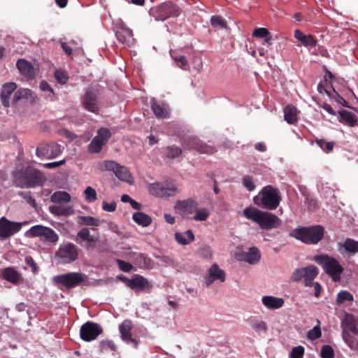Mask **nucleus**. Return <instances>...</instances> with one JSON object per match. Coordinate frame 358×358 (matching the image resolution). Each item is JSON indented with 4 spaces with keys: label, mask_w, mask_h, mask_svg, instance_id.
I'll return each instance as SVG.
<instances>
[{
    "label": "nucleus",
    "mask_w": 358,
    "mask_h": 358,
    "mask_svg": "<svg viewBox=\"0 0 358 358\" xmlns=\"http://www.w3.org/2000/svg\"><path fill=\"white\" fill-rule=\"evenodd\" d=\"M343 338L350 348L354 349L358 346L357 339L351 335L348 331H343Z\"/></svg>",
    "instance_id": "43"
},
{
    "label": "nucleus",
    "mask_w": 358,
    "mask_h": 358,
    "mask_svg": "<svg viewBox=\"0 0 358 358\" xmlns=\"http://www.w3.org/2000/svg\"><path fill=\"white\" fill-rule=\"evenodd\" d=\"M324 228L321 225L303 227L292 231L291 236L306 244H317L324 237Z\"/></svg>",
    "instance_id": "5"
},
{
    "label": "nucleus",
    "mask_w": 358,
    "mask_h": 358,
    "mask_svg": "<svg viewBox=\"0 0 358 358\" xmlns=\"http://www.w3.org/2000/svg\"><path fill=\"white\" fill-rule=\"evenodd\" d=\"M119 268L124 272H129L131 271L133 266L128 262L122 259H117L116 261Z\"/></svg>",
    "instance_id": "60"
},
{
    "label": "nucleus",
    "mask_w": 358,
    "mask_h": 358,
    "mask_svg": "<svg viewBox=\"0 0 358 358\" xmlns=\"http://www.w3.org/2000/svg\"><path fill=\"white\" fill-rule=\"evenodd\" d=\"M284 117L288 124H293L297 121V109L293 105H287L284 109Z\"/></svg>",
    "instance_id": "34"
},
{
    "label": "nucleus",
    "mask_w": 358,
    "mask_h": 358,
    "mask_svg": "<svg viewBox=\"0 0 358 358\" xmlns=\"http://www.w3.org/2000/svg\"><path fill=\"white\" fill-rule=\"evenodd\" d=\"M116 36L120 43L127 45H130L134 41L132 31L126 27H121L117 30Z\"/></svg>",
    "instance_id": "28"
},
{
    "label": "nucleus",
    "mask_w": 358,
    "mask_h": 358,
    "mask_svg": "<svg viewBox=\"0 0 358 358\" xmlns=\"http://www.w3.org/2000/svg\"><path fill=\"white\" fill-rule=\"evenodd\" d=\"M270 32L266 28L261 27L255 29L252 32V36L256 38H264L268 36Z\"/></svg>",
    "instance_id": "57"
},
{
    "label": "nucleus",
    "mask_w": 358,
    "mask_h": 358,
    "mask_svg": "<svg viewBox=\"0 0 358 358\" xmlns=\"http://www.w3.org/2000/svg\"><path fill=\"white\" fill-rule=\"evenodd\" d=\"M353 295L348 291L342 290L339 292L337 294L336 303L338 305L342 304L345 301L352 302L353 301Z\"/></svg>",
    "instance_id": "44"
},
{
    "label": "nucleus",
    "mask_w": 358,
    "mask_h": 358,
    "mask_svg": "<svg viewBox=\"0 0 358 358\" xmlns=\"http://www.w3.org/2000/svg\"><path fill=\"white\" fill-rule=\"evenodd\" d=\"M243 184L250 192L253 191L255 189V185L253 182L252 178L250 176H245L243 177Z\"/></svg>",
    "instance_id": "56"
},
{
    "label": "nucleus",
    "mask_w": 358,
    "mask_h": 358,
    "mask_svg": "<svg viewBox=\"0 0 358 358\" xmlns=\"http://www.w3.org/2000/svg\"><path fill=\"white\" fill-rule=\"evenodd\" d=\"M16 66L20 73L29 78H34L35 77L34 68L30 62H28L24 59H20L16 64Z\"/></svg>",
    "instance_id": "24"
},
{
    "label": "nucleus",
    "mask_w": 358,
    "mask_h": 358,
    "mask_svg": "<svg viewBox=\"0 0 358 358\" xmlns=\"http://www.w3.org/2000/svg\"><path fill=\"white\" fill-rule=\"evenodd\" d=\"M49 211L57 216H70L74 213L72 206L64 205H54L49 207Z\"/></svg>",
    "instance_id": "30"
},
{
    "label": "nucleus",
    "mask_w": 358,
    "mask_h": 358,
    "mask_svg": "<svg viewBox=\"0 0 358 358\" xmlns=\"http://www.w3.org/2000/svg\"><path fill=\"white\" fill-rule=\"evenodd\" d=\"M252 327L256 331H263L264 333H266L268 329L267 324L264 321L253 322Z\"/></svg>",
    "instance_id": "55"
},
{
    "label": "nucleus",
    "mask_w": 358,
    "mask_h": 358,
    "mask_svg": "<svg viewBox=\"0 0 358 358\" xmlns=\"http://www.w3.org/2000/svg\"><path fill=\"white\" fill-rule=\"evenodd\" d=\"M63 150L61 145L55 143H42L36 150V155L40 158H47L49 159L56 158Z\"/></svg>",
    "instance_id": "11"
},
{
    "label": "nucleus",
    "mask_w": 358,
    "mask_h": 358,
    "mask_svg": "<svg viewBox=\"0 0 358 358\" xmlns=\"http://www.w3.org/2000/svg\"><path fill=\"white\" fill-rule=\"evenodd\" d=\"M136 263L139 266L140 268L148 269L152 268L153 264L151 259L142 253L137 255L136 257Z\"/></svg>",
    "instance_id": "39"
},
{
    "label": "nucleus",
    "mask_w": 358,
    "mask_h": 358,
    "mask_svg": "<svg viewBox=\"0 0 358 358\" xmlns=\"http://www.w3.org/2000/svg\"><path fill=\"white\" fill-rule=\"evenodd\" d=\"M304 267L294 270L291 276V280L298 282L304 278Z\"/></svg>",
    "instance_id": "59"
},
{
    "label": "nucleus",
    "mask_w": 358,
    "mask_h": 358,
    "mask_svg": "<svg viewBox=\"0 0 358 358\" xmlns=\"http://www.w3.org/2000/svg\"><path fill=\"white\" fill-rule=\"evenodd\" d=\"M83 106L88 111L97 114L99 110L97 104V94L92 90L86 91L85 95L81 98Z\"/></svg>",
    "instance_id": "16"
},
{
    "label": "nucleus",
    "mask_w": 358,
    "mask_h": 358,
    "mask_svg": "<svg viewBox=\"0 0 358 358\" xmlns=\"http://www.w3.org/2000/svg\"><path fill=\"white\" fill-rule=\"evenodd\" d=\"M322 358H334V352L333 348L329 345H324L321 349Z\"/></svg>",
    "instance_id": "52"
},
{
    "label": "nucleus",
    "mask_w": 358,
    "mask_h": 358,
    "mask_svg": "<svg viewBox=\"0 0 358 358\" xmlns=\"http://www.w3.org/2000/svg\"><path fill=\"white\" fill-rule=\"evenodd\" d=\"M318 268L314 265H310L304 267V284L306 286H311L313 281L318 275Z\"/></svg>",
    "instance_id": "31"
},
{
    "label": "nucleus",
    "mask_w": 358,
    "mask_h": 358,
    "mask_svg": "<svg viewBox=\"0 0 358 358\" xmlns=\"http://www.w3.org/2000/svg\"><path fill=\"white\" fill-rule=\"evenodd\" d=\"M194 212L195 215L193 217V219L196 221H206L210 215V213L206 208L198 209L196 208Z\"/></svg>",
    "instance_id": "48"
},
{
    "label": "nucleus",
    "mask_w": 358,
    "mask_h": 358,
    "mask_svg": "<svg viewBox=\"0 0 358 358\" xmlns=\"http://www.w3.org/2000/svg\"><path fill=\"white\" fill-rule=\"evenodd\" d=\"M32 91L29 89L20 88L15 92L13 98V103H16L21 99H27L31 96Z\"/></svg>",
    "instance_id": "42"
},
{
    "label": "nucleus",
    "mask_w": 358,
    "mask_h": 358,
    "mask_svg": "<svg viewBox=\"0 0 358 358\" xmlns=\"http://www.w3.org/2000/svg\"><path fill=\"white\" fill-rule=\"evenodd\" d=\"M210 23L211 25L215 28L220 27L224 29H226L227 28V22L221 16H212L210 19Z\"/></svg>",
    "instance_id": "47"
},
{
    "label": "nucleus",
    "mask_w": 358,
    "mask_h": 358,
    "mask_svg": "<svg viewBox=\"0 0 358 358\" xmlns=\"http://www.w3.org/2000/svg\"><path fill=\"white\" fill-rule=\"evenodd\" d=\"M83 196L88 203H93L97 199L96 190L90 186L86 187L83 192Z\"/></svg>",
    "instance_id": "45"
},
{
    "label": "nucleus",
    "mask_w": 358,
    "mask_h": 358,
    "mask_svg": "<svg viewBox=\"0 0 358 358\" xmlns=\"http://www.w3.org/2000/svg\"><path fill=\"white\" fill-rule=\"evenodd\" d=\"M18 195L23 198L26 202L29 204L34 209L37 208V203L36 200L31 196V192H19Z\"/></svg>",
    "instance_id": "49"
},
{
    "label": "nucleus",
    "mask_w": 358,
    "mask_h": 358,
    "mask_svg": "<svg viewBox=\"0 0 358 358\" xmlns=\"http://www.w3.org/2000/svg\"><path fill=\"white\" fill-rule=\"evenodd\" d=\"M26 234L31 238L42 237L52 244H56L59 241L58 234L52 229L40 224L31 227Z\"/></svg>",
    "instance_id": "9"
},
{
    "label": "nucleus",
    "mask_w": 358,
    "mask_h": 358,
    "mask_svg": "<svg viewBox=\"0 0 358 358\" xmlns=\"http://www.w3.org/2000/svg\"><path fill=\"white\" fill-rule=\"evenodd\" d=\"M263 305L268 309L275 310L282 308L285 301L282 298L273 296H264L262 299Z\"/></svg>",
    "instance_id": "23"
},
{
    "label": "nucleus",
    "mask_w": 358,
    "mask_h": 358,
    "mask_svg": "<svg viewBox=\"0 0 358 358\" xmlns=\"http://www.w3.org/2000/svg\"><path fill=\"white\" fill-rule=\"evenodd\" d=\"M149 13L156 20L164 21L169 17L179 16L181 14V10L177 5L168 1L152 7Z\"/></svg>",
    "instance_id": "6"
},
{
    "label": "nucleus",
    "mask_w": 358,
    "mask_h": 358,
    "mask_svg": "<svg viewBox=\"0 0 358 358\" xmlns=\"http://www.w3.org/2000/svg\"><path fill=\"white\" fill-rule=\"evenodd\" d=\"M175 238L178 243L187 245L194 240V235L192 230H187L184 233L176 232Z\"/></svg>",
    "instance_id": "35"
},
{
    "label": "nucleus",
    "mask_w": 358,
    "mask_h": 358,
    "mask_svg": "<svg viewBox=\"0 0 358 358\" xmlns=\"http://www.w3.org/2000/svg\"><path fill=\"white\" fill-rule=\"evenodd\" d=\"M78 223L82 225L98 227L99 220L92 216H78Z\"/></svg>",
    "instance_id": "41"
},
{
    "label": "nucleus",
    "mask_w": 358,
    "mask_h": 358,
    "mask_svg": "<svg viewBox=\"0 0 358 358\" xmlns=\"http://www.w3.org/2000/svg\"><path fill=\"white\" fill-rule=\"evenodd\" d=\"M304 348L299 345L292 348L290 353V358H303L304 355Z\"/></svg>",
    "instance_id": "53"
},
{
    "label": "nucleus",
    "mask_w": 358,
    "mask_h": 358,
    "mask_svg": "<svg viewBox=\"0 0 358 358\" xmlns=\"http://www.w3.org/2000/svg\"><path fill=\"white\" fill-rule=\"evenodd\" d=\"M171 55L178 67L183 68L187 64V60L185 56L178 55L176 52H171Z\"/></svg>",
    "instance_id": "50"
},
{
    "label": "nucleus",
    "mask_w": 358,
    "mask_h": 358,
    "mask_svg": "<svg viewBox=\"0 0 358 358\" xmlns=\"http://www.w3.org/2000/svg\"><path fill=\"white\" fill-rule=\"evenodd\" d=\"M102 332L103 329L99 324L87 322L80 327V336L82 340L90 342L95 340Z\"/></svg>",
    "instance_id": "13"
},
{
    "label": "nucleus",
    "mask_w": 358,
    "mask_h": 358,
    "mask_svg": "<svg viewBox=\"0 0 358 358\" xmlns=\"http://www.w3.org/2000/svg\"><path fill=\"white\" fill-rule=\"evenodd\" d=\"M133 324L131 320H124L119 327L121 334V338L127 344L131 345L134 348H137L138 342L136 339L132 338L131 330Z\"/></svg>",
    "instance_id": "15"
},
{
    "label": "nucleus",
    "mask_w": 358,
    "mask_h": 358,
    "mask_svg": "<svg viewBox=\"0 0 358 358\" xmlns=\"http://www.w3.org/2000/svg\"><path fill=\"white\" fill-rule=\"evenodd\" d=\"M313 260L322 268L324 271L333 281L337 282L340 280L344 268L336 259L328 255L322 254L315 255Z\"/></svg>",
    "instance_id": "4"
},
{
    "label": "nucleus",
    "mask_w": 358,
    "mask_h": 358,
    "mask_svg": "<svg viewBox=\"0 0 358 358\" xmlns=\"http://www.w3.org/2000/svg\"><path fill=\"white\" fill-rule=\"evenodd\" d=\"M321 336H322V332H321L320 327H318V326L313 327L312 329H310L308 332V337L310 340H316V339L320 338Z\"/></svg>",
    "instance_id": "58"
},
{
    "label": "nucleus",
    "mask_w": 358,
    "mask_h": 358,
    "mask_svg": "<svg viewBox=\"0 0 358 358\" xmlns=\"http://www.w3.org/2000/svg\"><path fill=\"white\" fill-rule=\"evenodd\" d=\"M184 148L194 149L201 153L211 154L215 152L214 148L206 145L195 136L185 138L182 141Z\"/></svg>",
    "instance_id": "14"
},
{
    "label": "nucleus",
    "mask_w": 358,
    "mask_h": 358,
    "mask_svg": "<svg viewBox=\"0 0 358 358\" xmlns=\"http://www.w3.org/2000/svg\"><path fill=\"white\" fill-rule=\"evenodd\" d=\"M182 152V149L175 145L166 148V156L169 159H175L179 157Z\"/></svg>",
    "instance_id": "46"
},
{
    "label": "nucleus",
    "mask_w": 358,
    "mask_h": 358,
    "mask_svg": "<svg viewBox=\"0 0 358 358\" xmlns=\"http://www.w3.org/2000/svg\"><path fill=\"white\" fill-rule=\"evenodd\" d=\"M260 257V252L256 247L250 248L249 251L244 254L245 261L251 264L257 263L259 261Z\"/></svg>",
    "instance_id": "37"
},
{
    "label": "nucleus",
    "mask_w": 358,
    "mask_h": 358,
    "mask_svg": "<svg viewBox=\"0 0 358 358\" xmlns=\"http://www.w3.org/2000/svg\"><path fill=\"white\" fill-rule=\"evenodd\" d=\"M317 145L320 146L322 150L326 152H329L333 150L334 143L333 142H326L323 139H317L315 141Z\"/></svg>",
    "instance_id": "51"
},
{
    "label": "nucleus",
    "mask_w": 358,
    "mask_h": 358,
    "mask_svg": "<svg viewBox=\"0 0 358 358\" xmlns=\"http://www.w3.org/2000/svg\"><path fill=\"white\" fill-rule=\"evenodd\" d=\"M16 89L17 85L14 82L6 83L2 85L0 99L4 107L8 108L10 106V96Z\"/></svg>",
    "instance_id": "18"
},
{
    "label": "nucleus",
    "mask_w": 358,
    "mask_h": 358,
    "mask_svg": "<svg viewBox=\"0 0 358 358\" xmlns=\"http://www.w3.org/2000/svg\"><path fill=\"white\" fill-rule=\"evenodd\" d=\"M151 108L155 115L158 119H164L169 117V106L165 103H159L156 101H152Z\"/></svg>",
    "instance_id": "26"
},
{
    "label": "nucleus",
    "mask_w": 358,
    "mask_h": 358,
    "mask_svg": "<svg viewBox=\"0 0 358 358\" xmlns=\"http://www.w3.org/2000/svg\"><path fill=\"white\" fill-rule=\"evenodd\" d=\"M111 136L110 131L107 128H100L97 131V134L93 138L90 143L88 145V150L91 153H99L103 146L108 141Z\"/></svg>",
    "instance_id": "10"
},
{
    "label": "nucleus",
    "mask_w": 358,
    "mask_h": 358,
    "mask_svg": "<svg viewBox=\"0 0 358 358\" xmlns=\"http://www.w3.org/2000/svg\"><path fill=\"white\" fill-rule=\"evenodd\" d=\"M129 288L135 291H143L145 289H150L152 288L151 284L144 277L136 275L129 281Z\"/></svg>",
    "instance_id": "19"
},
{
    "label": "nucleus",
    "mask_w": 358,
    "mask_h": 358,
    "mask_svg": "<svg viewBox=\"0 0 358 358\" xmlns=\"http://www.w3.org/2000/svg\"><path fill=\"white\" fill-rule=\"evenodd\" d=\"M85 241H86V243L84 245V247L87 250H91L96 247V243L98 242V238L92 236V237H90L89 239H87Z\"/></svg>",
    "instance_id": "62"
},
{
    "label": "nucleus",
    "mask_w": 358,
    "mask_h": 358,
    "mask_svg": "<svg viewBox=\"0 0 358 358\" xmlns=\"http://www.w3.org/2000/svg\"><path fill=\"white\" fill-rule=\"evenodd\" d=\"M50 201L55 203H58L60 202L68 203L71 201V196L66 192L58 191L55 192L51 195Z\"/></svg>",
    "instance_id": "38"
},
{
    "label": "nucleus",
    "mask_w": 358,
    "mask_h": 358,
    "mask_svg": "<svg viewBox=\"0 0 358 358\" xmlns=\"http://www.w3.org/2000/svg\"><path fill=\"white\" fill-rule=\"evenodd\" d=\"M338 250L341 254L346 252L350 254H355L358 252V241L352 238H346L343 243H339Z\"/></svg>",
    "instance_id": "27"
},
{
    "label": "nucleus",
    "mask_w": 358,
    "mask_h": 358,
    "mask_svg": "<svg viewBox=\"0 0 358 358\" xmlns=\"http://www.w3.org/2000/svg\"><path fill=\"white\" fill-rule=\"evenodd\" d=\"M78 248L72 243H67L59 245L55 253V258L60 263L70 264L78 259Z\"/></svg>",
    "instance_id": "8"
},
{
    "label": "nucleus",
    "mask_w": 358,
    "mask_h": 358,
    "mask_svg": "<svg viewBox=\"0 0 358 358\" xmlns=\"http://www.w3.org/2000/svg\"><path fill=\"white\" fill-rule=\"evenodd\" d=\"M243 215L247 219L257 223L263 230L277 229L282 224L281 220L275 214L253 207L245 208L243 210Z\"/></svg>",
    "instance_id": "2"
},
{
    "label": "nucleus",
    "mask_w": 358,
    "mask_h": 358,
    "mask_svg": "<svg viewBox=\"0 0 358 358\" xmlns=\"http://www.w3.org/2000/svg\"><path fill=\"white\" fill-rule=\"evenodd\" d=\"M132 219L137 224L143 227L149 226L152 222L151 217L143 212L134 213Z\"/></svg>",
    "instance_id": "36"
},
{
    "label": "nucleus",
    "mask_w": 358,
    "mask_h": 358,
    "mask_svg": "<svg viewBox=\"0 0 358 358\" xmlns=\"http://www.w3.org/2000/svg\"><path fill=\"white\" fill-rule=\"evenodd\" d=\"M343 330L351 331L354 334H358V317L352 314H346L343 320Z\"/></svg>",
    "instance_id": "20"
},
{
    "label": "nucleus",
    "mask_w": 358,
    "mask_h": 358,
    "mask_svg": "<svg viewBox=\"0 0 358 358\" xmlns=\"http://www.w3.org/2000/svg\"><path fill=\"white\" fill-rule=\"evenodd\" d=\"M27 222H24L25 224ZM23 223L13 222L5 217L0 218V240H5L21 230Z\"/></svg>",
    "instance_id": "12"
},
{
    "label": "nucleus",
    "mask_w": 358,
    "mask_h": 358,
    "mask_svg": "<svg viewBox=\"0 0 358 358\" xmlns=\"http://www.w3.org/2000/svg\"><path fill=\"white\" fill-rule=\"evenodd\" d=\"M1 275L4 280L14 285L20 283L22 280L21 274L13 267L4 268Z\"/></svg>",
    "instance_id": "22"
},
{
    "label": "nucleus",
    "mask_w": 358,
    "mask_h": 358,
    "mask_svg": "<svg viewBox=\"0 0 358 358\" xmlns=\"http://www.w3.org/2000/svg\"><path fill=\"white\" fill-rule=\"evenodd\" d=\"M114 174L120 180L127 182L130 184L133 183L134 179L132 175L129 171L127 167L119 165L118 168L115 170Z\"/></svg>",
    "instance_id": "33"
},
{
    "label": "nucleus",
    "mask_w": 358,
    "mask_h": 358,
    "mask_svg": "<svg viewBox=\"0 0 358 358\" xmlns=\"http://www.w3.org/2000/svg\"><path fill=\"white\" fill-rule=\"evenodd\" d=\"M12 177L15 185L21 188L43 186L46 180L43 173L32 166H17L12 172Z\"/></svg>",
    "instance_id": "1"
},
{
    "label": "nucleus",
    "mask_w": 358,
    "mask_h": 358,
    "mask_svg": "<svg viewBox=\"0 0 358 358\" xmlns=\"http://www.w3.org/2000/svg\"><path fill=\"white\" fill-rule=\"evenodd\" d=\"M55 78L58 83L62 85L66 84L69 79L67 74L64 71L59 70H57L55 72Z\"/></svg>",
    "instance_id": "54"
},
{
    "label": "nucleus",
    "mask_w": 358,
    "mask_h": 358,
    "mask_svg": "<svg viewBox=\"0 0 358 358\" xmlns=\"http://www.w3.org/2000/svg\"><path fill=\"white\" fill-rule=\"evenodd\" d=\"M198 206V203L193 199H187L184 201H178L176 203V207L180 210L192 213L195 211Z\"/></svg>",
    "instance_id": "32"
},
{
    "label": "nucleus",
    "mask_w": 358,
    "mask_h": 358,
    "mask_svg": "<svg viewBox=\"0 0 358 358\" xmlns=\"http://www.w3.org/2000/svg\"><path fill=\"white\" fill-rule=\"evenodd\" d=\"M226 275L224 270L221 269L217 264L212 265L208 269V276L206 278L205 283L207 287H209L215 280L224 282Z\"/></svg>",
    "instance_id": "17"
},
{
    "label": "nucleus",
    "mask_w": 358,
    "mask_h": 358,
    "mask_svg": "<svg viewBox=\"0 0 358 358\" xmlns=\"http://www.w3.org/2000/svg\"><path fill=\"white\" fill-rule=\"evenodd\" d=\"M120 164L113 160H105L98 164V169L101 171H110L115 173Z\"/></svg>",
    "instance_id": "40"
},
{
    "label": "nucleus",
    "mask_w": 358,
    "mask_h": 358,
    "mask_svg": "<svg viewBox=\"0 0 358 358\" xmlns=\"http://www.w3.org/2000/svg\"><path fill=\"white\" fill-rule=\"evenodd\" d=\"M294 37L305 47H315L317 43V40L313 35L304 34L299 29L295 30Z\"/></svg>",
    "instance_id": "25"
},
{
    "label": "nucleus",
    "mask_w": 358,
    "mask_h": 358,
    "mask_svg": "<svg viewBox=\"0 0 358 358\" xmlns=\"http://www.w3.org/2000/svg\"><path fill=\"white\" fill-rule=\"evenodd\" d=\"M88 278L86 274L79 272H69L55 276V282L66 289H71L85 284Z\"/></svg>",
    "instance_id": "7"
},
{
    "label": "nucleus",
    "mask_w": 358,
    "mask_h": 358,
    "mask_svg": "<svg viewBox=\"0 0 358 358\" xmlns=\"http://www.w3.org/2000/svg\"><path fill=\"white\" fill-rule=\"evenodd\" d=\"M161 190V182H155L150 184L148 186L149 192L155 196H158L159 193H160Z\"/></svg>",
    "instance_id": "61"
},
{
    "label": "nucleus",
    "mask_w": 358,
    "mask_h": 358,
    "mask_svg": "<svg viewBox=\"0 0 358 358\" xmlns=\"http://www.w3.org/2000/svg\"><path fill=\"white\" fill-rule=\"evenodd\" d=\"M281 200L280 190L272 185L264 187L258 195L253 198L255 204L268 210H275L279 206Z\"/></svg>",
    "instance_id": "3"
},
{
    "label": "nucleus",
    "mask_w": 358,
    "mask_h": 358,
    "mask_svg": "<svg viewBox=\"0 0 358 358\" xmlns=\"http://www.w3.org/2000/svg\"><path fill=\"white\" fill-rule=\"evenodd\" d=\"M117 204L115 201H112L110 203H108L106 201H103L102 203V208L104 211L106 212H114L116 210Z\"/></svg>",
    "instance_id": "63"
},
{
    "label": "nucleus",
    "mask_w": 358,
    "mask_h": 358,
    "mask_svg": "<svg viewBox=\"0 0 358 358\" xmlns=\"http://www.w3.org/2000/svg\"><path fill=\"white\" fill-rule=\"evenodd\" d=\"M178 192V188L172 182H161V190L157 197L167 199L173 196Z\"/></svg>",
    "instance_id": "29"
},
{
    "label": "nucleus",
    "mask_w": 358,
    "mask_h": 358,
    "mask_svg": "<svg viewBox=\"0 0 358 358\" xmlns=\"http://www.w3.org/2000/svg\"><path fill=\"white\" fill-rule=\"evenodd\" d=\"M338 121L349 127H355L358 122L357 115L348 110H341L338 111Z\"/></svg>",
    "instance_id": "21"
},
{
    "label": "nucleus",
    "mask_w": 358,
    "mask_h": 358,
    "mask_svg": "<svg viewBox=\"0 0 358 358\" xmlns=\"http://www.w3.org/2000/svg\"><path fill=\"white\" fill-rule=\"evenodd\" d=\"M199 255L203 258H210L212 256V250L209 246H205L199 251Z\"/></svg>",
    "instance_id": "64"
}]
</instances>
